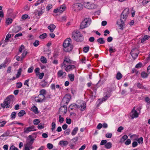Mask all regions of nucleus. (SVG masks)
I'll use <instances>...</instances> for the list:
<instances>
[{
  "mask_svg": "<svg viewBox=\"0 0 150 150\" xmlns=\"http://www.w3.org/2000/svg\"><path fill=\"white\" fill-rule=\"evenodd\" d=\"M25 114V112L24 110H22L18 113V115L19 117L23 116L24 114Z\"/></svg>",
  "mask_w": 150,
  "mask_h": 150,
  "instance_id": "393cba45",
  "label": "nucleus"
},
{
  "mask_svg": "<svg viewBox=\"0 0 150 150\" xmlns=\"http://www.w3.org/2000/svg\"><path fill=\"white\" fill-rule=\"evenodd\" d=\"M11 37V35L8 34L6 36V39L4 41L5 42H7L9 38Z\"/></svg>",
  "mask_w": 150,
  "mask_h": 150,
  "instance_id": "c03bdc74",
  "label": "nucleus"
},
{
  "mask_svg": "<svg viewBox=\"0 0 150 150\" xmlns=\"http://www.w3.org/2000/svg\"><path fill=\"white\" fill-rule=\"evenodd\" d=\"M131 115H130V117L132 119L134 118H137L138 117L139 114L136 110H134V111H132Z\"/></svg>",
  "mask_w": 150,
  "mask_h": 150,
  "instance_id": "dca6fc26",
  "label": "nucleus"
},
{
  "mask_svg": "<svg viewBox=\"0 0 150 150\" xmlns=\"http://www.w3.org/2000/svg\"><path fill=\"white\" fill-rule=\"evenodd\" d=\"M33 69L34 68L33 67H31L28 69V73H32L33 71Z\"/></svg>",
  "mask_w": 150,
  "mask_h": 150,
  "instance_id": "13d9d810",
  "label": "nucleus"
},
{
  "mask_svg": "<svg viewBox=\"0 0 150 150\" xmlns=\"http://www.w3.org/2000/svg\"><path fill=\"white\" fill-rule=\"evenodd\" d=\"M59 122L61 123H62L64 121V118L63 117H62L61 115H59Z\"/></svg>",
  "mask_w": 150,
  "mask_h": 150,
  "instance_id": "864d4df0",
  "label": "nucleus"
},
{
  "mask_svg": "<svg viewBox=\"0 0 150 150\" xmlns=\"http://www.w3.org/2000/svg\"><path fill=\"white\" fill-rule=\"evenodd\" d=\"M47 35L46 33H44L39 36V38L41 39H43L47 37Z\"/></svg>",
  "mask_w": 150,
  "mask_h": 150,
  "instance_id": "7c9ffc66",
  "label": "nucleus"
},
{
  "mask_svg": "<svg viewBox=\"0 0 150 150\" xmlns=\"http://www.w3.org/2000/svg\"><path fill=\"white\" fill-rule=\"evenodd\" d=\"M9 150H18V149L15 147L14 146L12 145L10 147Z\"/></svg>",
  "mask_w": 150,
  "mask_h": 150,
  "instance_id": "6e6d98bb",
  "label": "nucleus"
},
{
  "mask_svg": "<svg viewBox=\"0 0 150 150\" xmlns=\"http://www.w3.org/2000/svg\"><path fill=\"white\" fill-rule=\"evenodd\" d=\"M107 141L106 140H102L100 142V144L101 145L105 144L107 143Z\"/></svg>",
  "mask_w": 150,
  "mask_h": 150,
  "instance_id": "338daca9",
  "label": "nucleus"
},
{
  "mask_svg": "<svg viewBox=\"0 0 150 150\" xmlns=\"http://www.w3.org/2000/svg\"><path fill=\"white\" fill-rule=\"evenodd\" d=\"M24 146L28 147L30 149H33V147L32 144H30L29 143L27 142L26 144L24 145Z\"/></svg>",
  "mask_w": 150,
  "mask_h": 150,
  "instance_id": "49530a36",
  "label": "nucleus"
},
{
  "mask_svg": "<svg viewBox=\"0 0 150 150\" xmlns=\"http://www.w3.org/2000/svg\"><path fill=\"white\" fill-rule=\"evenodd\" d=\"M71 98V96L70 95L66 94L64 97L62 102V103L67 105L69 101Z\"/></svg>",
  "mask_w": 150,
  "mask_h": 150,
  "instance_id": "6e6552de",
  "label": "nucleus"
},
{
  "mask_svg": "<svg viewBox=\"0 0 150 150\" xmlns=\"http://www.w3.org/2000/svg\"><path fill=\"white\" fill-rule=\"evenodd\" d=\"M142 65V64L141 62H139L135 66V67L136 68H141Z\"/></svg>",
  "mask_w": 150,
  "mask_h": 150,
  "instance_id": "0e129e2a",
  "label": "nucleus"
},
{
  "mask_svg": "<svg viewBox=\"0 0 150 150\" xmlns=\"http://www.w3.org/2000/svg\"><path fill=\"white\" fill-rule=\"evenodd\" d=\"M45 96L39 94L35 98V101L38 103H42L45 99Z\"/></svg>",
  "mask_w": 150,
  "mask_h": 150,
  "instance_id": "1a4fd4ad",
  "label": "nucleus"
},
{
  "mask_svg": "<svg viewBox=\"0 0 150 150\" xmlns=\"http://www.w3.org/2000/svg\"><path fill=\"white\" fill-rule=\"evenodd\" d=\"M89 49V46L84 47L83 49V51L85 52H87L88 51Z\"/></svg>",
  "mask_w": 150,
  "mask_h": 150,
  "instance_id": "de8ad7c7",
  "label": "nucleus"
},
{
  "mask_svg": "<svg viewBox=\"0 0 150 150\" xmlns=\"http://www.w3.org/2000/svg\"><path fill=\"white\" fill-rule=\"evenodd\" d=\"M83 7V4L79 3H75L73 6V9L75 11H80L82 9Z\"/></svg>",
  "mask_w": 150,
  "mask_h": 150,
  "instance_id": "423d86ee",
  "label": "nucleus"
},
{
  "mask_svg": "<svg viewBox=\"0 0 150 150\" xmlns=\"http://www.w3.org/2000/svg\"><path fill=\"white\" fill-rule=\"evenodd\" d=\"M129 9L128 8H125L122 12V13L125 15V16H127L129 13Z\"/></svg>",
  "mask_w": 150,
  "mask_h": 150,
  "instance_id": "b1692460",
  "label": "nucleus"
},
{
  "mask_svg": "<svg viewBox=\"0 0 150 150\" xmlns=\"http://www.w3.org/2000/svg\"><path fill=\"white\" fill-rule=\"evenodd\" d=\"M6 122L5 121H3L0 122V127H3L6 124Z\"/></svg>",
  "mask_w": 150,
  "mask_h": 150,
  "instance_id": "052dcab7",
  "label": "nucleus"
},
{
  "mask_svg": "<svg viewBox=\"0 0 150 150\" xmlns=\"http://www.w3.org/2000/svg\"><path fill=\"white\" fill-rule=\"evenodd\" d=\"M56 28L55 26L53 24H51L48 27V28L49 29L50 32H53Z\"/></svg>",
  "mask_w": 150,
  "mask_h": 150,
  "instance_id": "aec40b11",
  "label": "nucleus"
},
{
  "mask_svg": "<svg viewBox=\"0 0 150 150\" xmlns=\"http://www.w3.org/2000/svg\"><path fill=\"white\" fill-rule=\"evenodd\" d=\"M75 68V66L74 65H69L66 66L65 68V70L67 72Z\"/></svg>",
  "mask_w": 150,
  "mask_h": 150,
  "instance_id": "4468645a",
  "label": "nucleus"
},
{
  "mask_svg": "<svg viewBox=\"0 0 150 150\" xmlns=\"http://www.w3.org/2000/svg\"><path fill=\"white\" fill-rule=\"evenodd\" d=\"M14 100V96L11 95L7 96L4 101L3 103L1 104V105L3 108H12V106H11L10 104L11 102L13 103Z\"/></svg>",
  "mask_w": 150,
  "mask_h": 150,
  "instance_id": "f257e3e1",
  "label": "nucleus"
},
{
  "mask_svg": "<svg viewBox=\"0 0 150 150\" xmlns=\"http://www.w3.org/2000/svg\"><path fill=\"white\" fill-rule=\"evenodd\" d=\"M67 111V108L66 105L62 106L59 109V112H62L63 114H65Z\"/></svg>",
  "mask_w": 150,
  "mask_h": 150,
  "instance_id": "ddd939ff",
  "label": "nucleus"
},
{
  "mask_svg": "<svg viewBox=\"0 0 150 150\" xmlns=\"http://www.w3.org/2000/svg\"><path fill=\"white\" fill-rule=\"evenodd\" d=\"M148 76L147 73L144 71L142 72L141 73V76L144 79L146 78Z\"/></svg>",
  "mask_w": 150,
  "mask_h": 150,
  "instance_id": "a878e982",
  "label": "nucleus"
},
{
  "mask_svg": "<svg viewBox=\"0 0 150 150\" xmlns=\"http://www.w3.org/2000/svg\"><path fill=\"white\" fill-rule=\"evenodd\" d=\"M131 143V140L129 139H128L125 142V144L127 145H129Z\"/></svg>",
  "mask_w": 150,
  "mask_h": 150,
  "instance_id": "680f3d73",
  "label": "nucleus"
},
{
  "mask_svg": "<svg viewBox=\"0 0 150 150\" xmlns=\"http://www.w3.org/2000/svg\"><path fill=\"white\" fill-rule=\"evenodd\" d=\"M44 123H40L38 126V128L39 129H42L44 128Z\"/></svg>",
  "mask_w": 150,
  "mask_h": 150,
  "instance_id": "79ce46f5",
  "label": "nucleus"
},
{
  "mask_svg": "<svg viewBox=\"0 0 150 150\" xmlns=\"http://www.w3.org/2000/svg\"><path fill=\"white\" fill-rule=\"evenodd\" d=\"M59 144L61 146H66L68 144V142L67 141L61 140L59 142Z\"/></svg>",
  "mask_w": 150,
  "mask_h": 150,
  "instance_id": "412c9836",
  "label": "nucleus"
},
{
  "mask_svg": "<svg viewBox=\"0 0 150 150\" xmlns=\"http://www.w3.org/2000/svg\"><path fill=\"white\" fill-rule=\"evenodd\" d=\"M40 122V120L39 119H35L33 121V123L35 125H38Z\"/></svg>",
  "mask_w": 150,
  "mask_h": 150,
  "instance_id": "e433bc0d",
  "label": "nucleus"
},
{
  "mask_svg": "<svg viewBox=\"0 0 150 150\" xmlns=\"http://www.w3.org/2000/svg\"><path fill=\"white\" fill-rule=\"evenodd\" d=\"M72 61L69 58L65 57L64 59L63 62L61 64V67L62 68L63 67H66L69 64L72 63Z\"/></svg>",
  "mask_w": 150,
  "mask_h": 150,
  "instance_id": "39448f33",
  "label": "nucleus"
},
{
  "mask_svg": "<svg viewBox=\"0 0 150 150\" xmlns=\"http://www.w3.org/2000/svg\"><path fill=\"white\" fill-rule=\"evenodd\" d=\"M137 86L139 89H144L145 90H147L146 88L144 87V86H142V85L140 83H138L137 84Z\"/></svg>",
  "mask_w": 150,
  "mask_h": 150,
  "instance_id": "4c0bfd02",
  "label": "nucleus"
},
{
  "mask_svg": "<svg viewBox=\"0 0 150 150\" xmlns=\"http://www.w3.org/2000/svg\"><path fill=\"white\" fill-rule=\"evenodd\" d=\"M122 78V74L120 72H118L116 75V79L118 80H119L121 79Z\"/></svg>",
  "mask_w": 150,
  "mask_h": 150,
  "instance_id": "bb28decb",
  "label": "nucleus"
},
{
  "mask_svg": "<svg viewBox=\"0 0 150 150\" xmlns=\"http://www.w3.org/2000/svg\"><path fill=\"white\" fill-rule=\"evenodd\" d=\"M16 86L18 88H20L22 86V84L20 82L17 83H16Z\"/></svg>",
  "mask_w": 150,
  "mask_h": 150,
  "instance_id": "a18cd8bd",
  "label": "nucleus"
},
{
  "mask_svg": "<svg viewBox=\"0 0 150 150\" xmlns=\"http://www.w3.org/2000/svg\"><path fill=\"white\" fill-rule=\"evenodd\" d=\"M66 73L65 72H64L62 70H59L57 73V75L58 78H60L61 77L64 78L66 76Z\"/></svg>",
  "mask_w": 150,
  "mask_h": 150,
  "instance_id": "f8f14e48",
  "label": "nucleus"
},
{
  "mask_svg": "<svg viewBox=\"0 0 150 150\" xmlns=\"http://www.w3.org/2000/svg\"><path fill=\"white\" fill-rule=\"evenodd\" d=\"M66 122L68 124H70L71 123V120L70 118H66Z\"/></svg>",
  "mask_w": 150,
  "mask_h": 150,
  "instance_id": "bf43d9fd",
  "label": "nucleus"
},
{
  "mask_svg": "<svg viewBox=\"0 0 150 150\" xmlns=\"http://www.w3.org/2000/svg\"><path fill=\"white\" fill-rule=\"evenodd\" d=\"M21 30V28L18 26H16L13 29V31L15 33H17Z\"/></svg>",
  "mask_w": 150,
  "mask_h": 150,
  "instance_id": "4be33fe9",
  "label": "nucleus"
},
{
  "mask_svg": "<svg viewBox=\"0 0 150 150\" xmlns=\"http://www.w3.org/2000/svg\"><path fill=\"white\" fill-rule=\"evenodd\" d=\"M127 17V16H125V15L123 14L122 13L121 15L120 21L122 23H125V22L126 20Z\"/></svg>",
  "mask_w": 150,
  "mask_h": 150,
  "instance_id": "a211bd4d",
  "label": "nucleus"
},
{
  "mask_svg": "<svg viewBox=\"0 0 150 150\" xmlns=\"http://www.w3.org/2000/svg\"><path fill=\"white\" fill-rule=\"evenodd\" d=\"M84 6L85 8L88 9H94L97 7L95 4L90 3L89 2L85 3Z\"/></svg>",
  "mask_w": 150,
  "mask_h": 150,
  "instance_id": "0eeeda50",
  "label": "nucleus"
},
{
  "mask_svg": "<svg viewBox=\"0 0 150 150\" xmlns=\"http://www.w3.org/2000/svg\"><path fill=\"white\" fill-rule=\"evenodd\" d=\"M31 110L34 112L35 114H38V108L35 105H33L31 109Z\"/></svg>",
  "mask_w": 150,
  "mask_h": 150,
  "instance_id": "6ab92c4d",
  "label": "nucleus"
},
{
  "mask_svg": "<svg viewBox=\"0 0 150 150\" xmlns=\"http://www.w3.org/2000/svg\"><path fill=\"white\" fill-rule=\"evenodd\" d=\"M68 76L71 81H74V76L73 74H69Z\"/></svg>",
  "mask_w": 150,
  "mask_h": 150,
  "instance_id": "473e14b6",
  "label": "nucleus"
},
{
  "mask_svg": "<svg viewBox=\"0 0 150 150\" xmlns=\"http://www.w3.org/2000/svg\"><path fill=\"white\" fill-rule=\"evenodd\" d=\"M13 21V20L10 18H8V19H6V24L8 25L11 23Z\"/></svg>",
  "mask_w": 150,
  "mask_h": 150,
  "instance_id": "2f4dec72",
  "label": "nucleus"
},
{
  "mask_svg": "<svg viewBox=\"0 0 150 150\" xmlns=\"http://www.w3.org/2000/svg\"><path fill=\"white\" fill-rule=\"evenodd\" d=\"M115 51V48H113L112 47H110L109 49V52L111 53L113 52H114Z\"/></svg>",
  "mask_w": 150,
  "mask_h": 150,
  "instance_id": "3c124183",
  "label": "nucleus"
},
{
  "mask_svg": "<svg viewBox=\"0 0 150 150\" xmlns=\"http://www.w3.org/2000/svg\"><path fill=\"white\" fill-rule=\"evenodd\" d=\"M71 40L70 38L66 39L63 44V50L66 52H69L71 51L73 47V45L71 44Z\"/></svg>",
  "mask_w": 150,
  "mask_h": 150,
  "instance_id": "f03ea898",
  "label": "nucleus"
},
{
  "mask_svg": "<svg viewBox=\"0 0 150 150\" xmlns=\"http://www.w3.org/2000/svg\"><path fill=\"white\" fill-rule=\"evenodd\" d=\"M112 133H108L105 134V137L107 138H110L112 137Z\"/></svg>",
  "mask_w": 150,
  "mask_h": 150,
  "instance_id": "4d7b16f0",
  "label": "nucleus"
},
{
  "mask_svg": "<svg viewBox=\"0 0 150 150\" xmlns=\"http://www.w3.org/2000/svg\"><path fill=\"white\" fill-rule=\"evenodd\" d=\"M40 61L41 62L45 64L47 62L46 58L44 56H42L40 58Z\"/></svg>",
  "mask_w": 150,
  "mask_h": 150,
  "instance_id": "c85d7f7f",
  "label": "nucleus"
},
{
  "mask_svg": "<svg viewBox=\"0 0 150 150\" xmlns=\"http://www.w3.org/2000/svg\"><path fill=\"white\" fill-rule=\"evenodd\" d=\"M28 137L30 139L29 141H28L27 142L28 143H29L30 144L32 145L33 143L34 139L32 138V136L31 135H29L28 136Z\"/></svg>",
  "mask_w": 150,
  "mask_h": 150,
  "instance_id": "72a5a7b5",
  "label": "nucleus"
},
{
  "mask_svg": "<svg viewBox=\"0 0 150 150\" xmlns=\"http://www.w3.org/2000/svg\"><path fill=\"white\" fill-rule=\"evenodd\" d=\"M91 21L90 18H86L81 22L80 25V28L83 29L88 27L91 24Z\"/></svg>",
  "mask_w": 150,
  "mask_h": 150,
  "instance_id": "20e7f679",
  "label": "nucleus"
},
{
  "mask_svg": "<svg viewBox=\"0 0 150 150\" xmlns=\"http://www.w3.org/2000/svg\"><path fill=\"white\" fill-rule=\"evenodd\" d=\"M112 146V144L110 142H108L107 143H106V144L105 145V148L107 149H109Z\"/></svg>",
  "mask_w": 150,
  "mask_h": 150,
  "instance_id": "c756f323",
  "label": "nucleus"
},
{
  "mask_svg": "<svg viewBox=\"0 0 150 150\" xmlns=\"http://www.w3.org/2000/svg\"><path fill=\"white\" fill-rule=\"evenodd\" d=\"M16 112H12L11 115V117L12 119H15L16 116Z\"/></svg>",
  "mask_w": 150,
  "mask_h": 150,
  "instance_id": "a19ab883",
  "label": "nucleus"
},
{
  "mask_svg": "<svg viewBox=\"0 0 150 150\" xmlns=\"http://www.w3.org/2000/svg\"><path fill=\"white\" fill-rule=\"evenodd\" d=\"M136 48H134L132 49L130 52V54L132 57L134 59H135L138 56V54L135 52L134 51L137 50Z\"/></svg>",
  "mask_w": 150,
  "mask_h": 150,
  "instance_id": "9b49d317",
  "label": "nucleus"
},
{
  "mask_svg": "<svg viewBox=\"0 0 150 150\" xmlns=\"http://www.w3.org/2000/svg\"><path fill=\"white\" fill-rule=\"evenodd\" d=\"M40 42L38 40H36L33 43V45L35 47H37L39 45Z\"/></svg>",
  "mask_w": 150,
  "mask_h": 150,
  "instance_id": "8fccbe9b",
  "label": "nucleus"
},
{
  "mask_svg": "<svg viewBox=\"0 0 150 150\" xmlns=\"http://www.w3.org/2000/svg\"><path fill=\"white\" fill-rule=\"evenodd\" d=\"M138 143L137 142L134 141L132 142V146L133 147H135L137 146Z\"/></svg>",
  "mask_w": 150,
  "mask_h": 150,
  "instance_id": "69168bd1",
  "label": "nucleus"
},
{
  "mask_svg": "<svg viewBox=\"0 0 150 150\" xmlns=\"http://www.w3.org/2000/svg\"><path fill=\"white\" fill-rule=\"evenodd\" d=\"M72 38L77 42H81L83 40V35L78 30H75L72 33Z\"/></svg>",
  "mask_w": 150,
  "mask_h": 150,
  "instance_id": "7ed1b4c3",
  "label": "nucleus"
},
{
  "mask_svg": "<svg viewBox=\"0 0 150 150\" xmlns=\"http://www.w3.org/2000/svg\"><path fill=\"white\" fill-rule=\"evenodd\" d=\"M47 147L49 149H52L53 147V145L52 144L50 143H48L47 144Z\"/></svg>",
  "mask_w": 150,
  "mask_h": 150,
  "instance_id": "603ef678",
  "label": "nucleus"
},
{
  "mask_svg": "<svg viewBox=\"0 0 150 150\" xmlns=\"http://www.w3.org/2000/svg\"><path fill=\"white\" fill-rule=\"evenodd\" d=\"M48 85V82L45 80H42L41 82V85L43 88L47 86Z\"/></svg>",
  "mask_w": 150,
  "mask_h": 150,
  "instance_id": "f3484780",
  "label": "nucleus"
},
{
  "mask_svg": "<svg viewBox=\"0 0 150 150\" xmlns=\"http://www.w3.org/2000/svg\"><path fill=\"white\" fill-rule=\"evenodd\" d=\"M40 69L39 68L37 67L36 68L35 70V72L36 75H38L40 74Z\"/></svg>",
  "mask_w": 150,
  "mask_h": 150,
  "instance_id": "37998d69",
  "label": "nucleus"
},
{
  "mask_svg": "<svg viewBox=\"0 0 150 150\" xmlns=\"http://www.w3.org/2000/svg\"><path fill=\"white\" fill-rule=\"evenodd\" d=\"M27 52L26 51H24L23 52L22 54V56L21 57V60H22L23 58L25 57L27 54Z\"/></svg>",
  "mask_w": 150,
  "mask_h": 150,
  "instance_id": "5fc2aeb1",
  "label": "nucleus"
},
{
  "mask_svg": "<svg viewBox=\"0 0 150 150\" xmlns=\"http://www.w3.org/2000/svg\"><path fill=\"white\" fill-rule=\"evenodd\" d=\"M78 130V127H75L71 132V134L72 135L74 136L75 135Z\"/></svg>",
  "mask_w": 150,
  "mask_h": 150,
  "instance_id": "cd10ccee",
  "label": "nucleus"
},
{
  "mask_svg": "<svg viewBox=\"0 0 150 150\" xmlns=\"http://www.w3.org/2000/svg\"><path fill=\"white\" fill-rule=\"evenodd\" d=\"M97 41L100 44H103L105 42L104 38H98L97 40Z\"/></svg>",
  "mask_w": 150,
  "mask_h": 150,
  "instance_id": "5701e85b",
  "label": "nucleus"
},
{
  "mask_svg": "<svg viewBox=\"0 0 150 150\" xmlns=\"http://www.w3.org/2000/svg\"><path fill=\"white\" fill-rule=\"evenodd\" d=\"M65 9V6H62L59 9V12L62 13L64 11Z\"/></svg>",
  "mask_w": 150,
  "mask_h": 150,
  "instance_id": "ea45409f",
  "label": "nucleus"
},
{
  "mask_svg": "<svg viewBox=\"0 0 150 150\" xmlns=\"http://www.w3.org/2000/svg\"><path fill=\"white\" fill-rule=\"evenodd\" d=\"M51 130L52 132H53L55 128L56 124L54 122H52L51 125Z\"/></svg>",
  "mask_w": 150,
  "mask_h": 150,
  "instance_id": "58836bf2",
  "label": "nucleus"
},
{
  "mask_svg": "<svg viewBox=\"0 0 150 150\" xmlns=\"http://www.w3.org/2000/svg\"><path fill=\"white\" fill-rule=\"evenodd\" d=\"M46 94V91L42 89L40 91V94L45 96Z\"/></svg>",
  "mask_w": 150,
  "mask_h": 150,
  "instance_id": "09e8293b",
  "label": "nucleus"
},
{
  "mask_svg": "<svg viewBox=\"0 0 150 150\" xmlns=\"http://www.w3.org/2000/svg\"><path fill=\"white\" fill-rule=\"evenodd\" d=\"M36 129H35V126L32 125L27 127L24 129V133H28L31 131H35Z\"/></svg>",
  "mask_w": 150,
  "mask_h": 150,
  "instance_id": "9d476101",
  "label": "nucleus"
},
{
  "mask_svg": "<svg viewBox=\"0 0 150 150\" xmlns=\"http://www.w3.org/2000/svg\"><path fill=\"white\" fill-rule=\"evenodd\" d=\"M82 103L80 105H79L78 108L81 111H83L84 110L86 107V104L83 103V101H81Z\"/></svg>",
  "mask_w": 150,
  "mask_h": 150,
  "instance_id": "2eb2a0df",
  "label": "nucleus"
},
{
  "mask_svg": "<svg viewBox=\"0 0 150 150\" xmlns=\"http://www.w3.org/2000/svg\"><path fill=\"white\" fill-rule=\"evenodd\" d=\"M6 65L3 63H2L0 65V69H1L5 68L6 67Z\"/></svg>",
  "mask_w": 150,
  "mask_h": 150,
  "instance_id": "774afa93",
  "label": "nucleus"
},
{
  "mask_svg": "<svg viewBox=\"0 0 150 150\" xmlns=\"http://www.w3.org/2000/svg\"><path fill=\"white\" fill-rule=\"evenodd\" d=\"M22 71V69L21 68H19L18 70L16 76V78H18L21 75V73Z\"/></svg>",
  "mask_w": 150,
  "mask_h": 150,
  "instance_id": "c9c22d12",
  "label": "nucleus"
},
{
  "mask_svg": "<svg viewBox=\"0 0 150 150\" xmlns=\"http://www.w3.org/2000/svg\"><path fill=\"white\" fill-rule=\"evenodd\" d=\"M135 140H137L139 144H142L143 143V139L142 137L139 138Z\"/></svg>",
  "mask_w": 150,
  "mask_h": 150,
  "instance_id": "f704fd0d",
  "label": "nucleus"
},
{
  "mask_svg": "<svg viewBox=\"0 0 150 150\" xmlns=\"http://www.w3.org/2000/svg\"><path fill=\"white\" fill-rule=\"evenodd\" d=\"M28 17V16L27 14H24L21 17V18L23 20H25Z\"/></svg>",
  "mask_w": 150,
  "mask_h": 150,
  "instance_id": "e2e57ef3",
  "label": "nucleus"
}]
</instances>
